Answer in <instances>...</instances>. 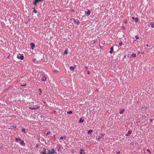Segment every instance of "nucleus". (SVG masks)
Wrapping results in <instances>:
<instances>
[{
    "label": "nucleus",
    "instance_id": "nucleus-1",
    "mask_svg": "<svg viewBox=\"0 0 154 154\" xmlns=\"http://www.w3.org/2000/svg\"><path fill=\"white\" fill-rule=\"evenodd\" d=\"M40 106L37 105H35L34 106H29V109L32 110H35L39 108Z\"/></svg>",
    "mask_w": 154,
    "mask_h": 154
},
{
    "label": "nucleus",
    "instance_id": "nucleus-2",
    "mask_svg": "<svg viewBox=\"0 0 154 154\" xmlns=\"http://www.w3.org/2000/svg\"><path fill=\"white\" fill-rule=\"evenodd\" d=\"M40 78L41 81H45L46 79V77L45 75H40Z\"/></svg>",
    "mask_w": 154,
    "mask_h": 154
},
{
    "label": "nucleus",
    "instance_id": "nucleus-3",
    "mask_svg": "<svg viewBox=\"0 0 154 154\" xmlns=\"http://www.w3.org/2000/svg\"><path fill=\"white\" fill-rule=\"evenodd\" d=\"M17 57L19 59L23 60L24 59V56L23 54H19L17 55Z\"/></svg>",
    "mask_w": 154,
    "mask_h": 154
},
{
    "label": "nucleus",
    "instance_id": "nucleus-4",
    "mask_svg": "<svg viewBox=\"0 0 154 154\" xmlns=\"http://www.w3.org/2000/svg\"><path fill=\"white\" fill-rule=\"evenodd\" d=\"M43 0H35V1L33 2V3L34 5L36 6L38 3L42 1Z\"/></svg>",
    "mask_w": 154,
    "mask_h": 154
},
{
    "label": "nucleus",
    "instance_id": "nucleus-5",
    "mask_svg": "<svg viewBox=\"0 0 154 154\" xmlns=\"http://www.w3.org/2000/svg\"><path fill=\"white\" fill-rule=\"evenodd\" d=\"M73 20L74 23L75 24H77L78 25H79L80 22L79 20H75V19H73Z\"/></svg>",
    "mask_w": 154,
    "mask_h": 154
},
{
    "label": "nucleus",
    "instance_id": "nucleus-6",
    "mask_svg": "<svg viewBox=\"0 0 154 154\" xmlns=\"http://www.w3.org/2000/svg\"><path fill=\"white\" fill-rule=\"evenodd\" d=\"M113 47H114L113 46H112L110 48V51H109V53L111 54H112V53L113 52V50H114V48Z\"/></svg>",
    "mask_w": 154,
    "mask_h": 154
},
{
    "label": "nucleus",
    "instance_id": "nucleus-7",
    "mask_svg": "<svg viewBox=\"0 0 154 154\" xmlns=\"http://www.w3.org/2000/svg\"><path fill=\"white\" fill-rule=\"evenodd\" d=\"M85 14H87L88 16L91 14V11L89 9H87V11H85Z\"/></svg>",
    "mask_w": 154,
    "mask_h": 154
},
{
    "label": "nucleus",
    "instance_id": "nucleus-8",
    "mask_svg": "<svg viewBox=\"0 0 154 154\" xmlns=\"http://www.w3.org/2000/svg\"><path fill=\"white\" fill-rule=\"evenodd\" d=\"M20 141H21V142H20V144L22 146H25V144L24 141L23 140H21Z\"/></svg>",
    "mask_w": 154,
    "mask_h": 154
},
{
    "label": "nucleus",
    "instance_id": "nucleus-9",
    "mask_svg": "<svg viewBox=\"0 0 154 154\" xmlns=\"http://www.w3.org/2000/svg\"><path fill=\"white\" fill-rule=\"evenodd\" d=\"M30 45L31 46V48L33 49H34V48L35 47V44L33 43H30Z\"/></svg>",
    "mask_w": 154,
    "mask_h": 154
},
{
    "label": "nucleus",
    "instance_id": "nucleus-10",
    "mask_svg": "<svg viewBox=\"0 0 154 154\" xmlns=\"http://www.w3.org/2000/svg\"><path fill=\"white\" fill-rule=\"evenodd\" d=\"M84 151V150L83 149H81L79 153L80 154H85V153L84 152H83Z\"/></svg>",
    "mask_w": 154,
    "mask_h": 154
},
{
    "label": "nucleus",
    "instance_id": "nucleus-11",
    "mask_svg": "<svg viewBox=\"0 0 154 154\" xmlns=\"http://www.w3.org/2000/svg\"><path fill=\"white\" fill-rule=\"evenodd\" d=\"M50 151L49 149H47V151H46L47 154H54V152H50Z\"/></svg>",
    "mask_w": 154,
    "mask_h": 154
},
{
    "label": "nucleus",
    "instance_id": "nucleus-12",
    "mask_svg": "<svg viewBox=\"0 0 154 154\" xmlns=\"http://www.w3.org/2000/svg\"><path fill=\"white\" fill-rule=\"evenodd\" d=\"M76 67V66H75V67H74L72 66H71L70 67V69L71 70L74 71V69Z\"/></svg>",
    "mask_w": 154,
    "mask_h": 154
},
{
    "label": "nucleus",
    "instance_id": "nucleus-13",
    "mask_svg": "<svg viewBox=\"0 0 154 154\" xmlns=\"http://www.w3.org/2000/svg\"><path fill=\"white\" fill-rule=\"evenodd\" d=\"M92 131H93V130L92 129H90L88 131V134L90 135H91V133H92Z\"/></svg>",
    "mask_w": 154,
    "mask_h": 154
},
{
    "label": "nucleus",
    "instance_id": "nucleus-14",
    "mask_svg": "<svg viewBox=\"0 0 154 154\" xmlns=\"http://www.w3.org/2000/svg\"><path fill=\"white\" fill-rule=\"evenodd\" d=\"M132 132L130 130H129L128 131V133L126 134V136H128L129 134H131Z\"/></svg>",
    "mask_w": 154,
    "mask_h": 154
},
{
    "label": "nucleus",
    "instance_id": "nucleus-15",
    "mask_svg": "<svg viewBox=\"0 0 154 154\" xmlns=\"http://www.w3.org/2000/svg\"><path fill=\"white\" fill-rule=\"evenodd\" d=\"M151 26L152 28H154V22H151L150 23Z\"/></svg>",
    "mask_w": 154,
    "mask_h": 154
},
{
    "label": "nucleus",
    "instance_id": "nucleus-16",
    "mask_svg": "<svg viewBox=\"0 0 154 154\" xmlns=\"http://www.w3.org/2000/svg\"><path fill=\"white\" fill-rule=\"evenodd\" d=\"M84 120L82 119V117L80 118L79 121V123H82L84 122Z\"/></svg>",
    "mask_w": 154,
    "mask_h": 154
},
{
    "label": "nucleus",
    "instance_id": "nucleus-17",
    "mask_svg": "<svg viewBox=\"0 0 154 154\" xmlns=\"http://www.w3.org/2000/svg\"><path fill=\"white\" fill-rule=\"evenodd\" d=\"M15 141L17 142L18 140L20 141L21 140L20 138L19 137V138H18L17 137H16L15 138Z\"/></svg>",
    "mask_w": 154,
    "mask_h": 154
},
{
    "label": "nucleus",
    "instance_id": "nucleus-18",
    "mask_svg": "<svg viewBox=\"0 0 154 154\" xmlns=\"http://www.w3.org/2000/svg\"><path fill=\"white\" fill-rule=\"evenodd\" d=\"M50 152H54V154H56L57 153L55 151L54 149H51V151H50Z\"/></svg>",
    "mask_w": 154,
    "mask_h": 154
},
{
    "label": "nucleus",
    "instance_id": "nucleus-19",
    "mask_svg": "<svg viewBox=\"0 0 154 154\" xmlns=\"http://www.w3.org/2000/svg\"><path fill=\"white\" fill-rule=\"evenodd\" d=\"M125 109H122V110H121L120 112H119V113L120 114H122L125 111Z\"/></svg>",
    "mask_w": 154,
    "mask_h": 154
},
{
    "label": "nucleus",
    "instance_id": "nucleus-20",
    "mask_svg": "<svg viewBox=\"0 0 154 154\" xmlns=\"http://www.w3.org/2000/svg\"><path fill=\"white\" fill-rule=\"evenodd\" d=\"M32 9H33L32 11V12H34L35 13H37V11L35 10V8H33Z\"/></svg>",
    "mask_w": 154,
    "mask_h": 154
},
{
    "label": "nucleus",
    "instance_id": "nucleus-21",
    "mask_svg": "<svg viewBox=\"0 0 154 154\" xmlns=\"http://www.w3.org/2000/svg\"><path fill=\"white\" fill-rule=\"evenodd\" d=\"M38 91L39 92V95H40L42 93V91L40 88H39L38 89Z\"/></svg>",
    "mask_w": 154,
    "mask_h": 154
},
{
    "label": "nucleus",
    "instance_id": "nucleus-22",
    "mask_svg": "<svg viewBox=\"0 0 154 154\" xmlns=\"http://www.w3.org/2000/svg\"><path fill=\"white\" fill-rule=\"evenodd\" d=\"M22 131L23 132H24L25 133H26V130H25V128H22Z\"/></svg>",
    "mask_w": 154,
    "mask_h": 154
},
{
    "label": "nucleus",
    "instance_id": "nucleus-23",
    "mask_svg": "<svg viewBox=\"0 0 154 154\" xmlns=\"http://www.w3.org/2000/svg\"><path fill=\"white\" fill-rule=\"evenodd\" d=\"M135 21L136 23H137L138 22V19L137 17H136L135 18Z\"/></svg>",
    "mask_w": 154,
    "mask_h": 154
},
{
    "label": "nucleus",
    "instance_id": "nucleus-24",
    "mask_svg": "<svg viewBox=\"0 0 154 154\" xmlns=\"http://www.w3.org/2000/svg\"><path fill=\"white\" fill-rule=\"evenodd\" d=\"M132 57H136V54H132Z\"/></svg>",
    "mask_w": 154,
    "mask_h": 154
},
{
    "label": "nucleus",
    "instance_id": "nucleus-25",
    "mask_svg": "<svg viewBox=\"0 0 154 154\" xmlns=\"http://www.w3.org/2000/svg\"><path fill=\"white\" fill-rule=\"evenodd\" d=\"M67 113L68 114H71L72 113V111H68L67 112Z\"/></svg>",
    "mask_w": 154,
    "mask_h": 154
},
{
    "label": "nucleus",
    "instance_id": "nucleus-26",
    "mask_svg": "<svg viewBox=\"0 0 154 154\" xmlns=\"http://www.w3.org/2000/svg\"><path fill=\"white\" fill-rule=\"evenodd\" d=\"M67 49H66L64 52V54H67Z\"/></svg>",
    "mask_w": 154,
    "mask_h": 154
},
{
    "label": "nucleus",
    "instance_id": "nucleus-27",
    "mask_svg": "<svg viewBox=\"0 0 154 154\" xmlns=\"http://www.w3.org/2000/svg\"><path fill=\"white\" fill-rule=\"evenodd\" d=\"M43 151H42L43 152H45V153H46V149L45 148H44L43 149Z\"/></svg>",
    "mask_w": 154,
    "mask_h": 154
},
{
    "label": "nucleus",
    "instance_id": "nucleus-28",
    "mask_svg": "<svg viewBox=\"0 0 154 154\" xmlns=\"http://www.w3.org/2000/svg\"><path fill=\"white\" fill-rule=\"evenodd\" d=\"M66 138V137L65 136L64 137H63L62 136V137H60V139H63V138Z\"/></svg>",
    "mask_w": 154,
    "mask_h": 154
},
{
    "label": "nucleus",
    "instance_id": "nucleus-29",
    "mask_svg": "<svg viewBox=\"0 0 154 154\" xmlns=\"http://www.w3.org/2000/svg\"><path fill=\"white\" fill-rule=\"evenodd\" d=\"M146 151L149 153L150 154H151V152L150 150L149 149H147L146 150Z\"/></svg>",
    "mask_w": 154,
    "mask_h": 154
},
{
    "label": "nucleus",
    "instance_id": "nucleus-30",
    "mask_svg": "<svg viewBox=\"0 0 154 154\" xmlns=\"http://www.w3.org/2000/svg\"><path fill=\"white\" fill-rule=\"evenodd\" d=\"M123 44V43L122 42H121L119 43V45L120 46L122 45Z\"/></svg>",
    "mask_w": 154,
    "mask_h": 154
},
{
    "label": "nucleus",
    "instance_id": "nucleus-31",
    "mask_svg": "<svg viewBox=\"0 0 154 154\" xmlns=\"http://www.w3.org/2000/svg\"><path fill=\"white\" fill-rule=\"evenodd\" d=\"M54 73H57L58 72V71L57 70H55L54 71Z\"/></svg>",
    "mask_w": 154,
    "mask_h": 154
},
{
    "label": "nucleus",
    "instance_id": "nucleus-32",
    "mask_svg": "<svg viewBox=\"0 0 154 154\" xmlns=\"http://www.w3.org/2000/svg\"><path fill=\"white\" fill-rule=\"evenodd\" d=\"M51 133V132L49 131H48L47 133H46V135H48L49 134Z\"/></svg>",
    "mask_w": 154,
    "mask_h": 154
},
{
    "label": "nucleus",
    "instance_id": "nucleus-33",
    "mask_svg": "<svg viewBox=\"0 0 154 154\" xmlns=\"http://www.w3.org/2000/svg\"><path fill=\"white\" fill-rule=\"evenodd\" d=\"M135 37L137 39L139 38V37H138L137 35L135 36Z\"/></svg>",
    "mask_w": 154,
    "mask_h": 154
},
{
    "label": "nucleus",
    "instance_id": "nucleus-34",
    "mask_svg": "<svg viewBox=\"0 0 154 154\" xmlns=\"http://www.w3.org/2000/svg\"><path fill=\"white\" fill-rule=\"evenodd\" d=\"M40 153H42V154H47V153L46 152V153H45V152H43L42 151H41L40 152Z\"/></svg>",
    "mask_w": 154,
    "mask_h": 154
},
{
    "label": "nucleus",
    "instance_id": "nucleus-35",
    "mask_svg": "<svg viewBox=\"0 0 154 154\" xmlns=\"http://www.w3.org/2000/svg\"><path fill=\"white\" fill-rule=\"evenodd\" d=\"M12 127H13L14 128H15L16 127V126L13 125L11 126Z\"/></svg>",
    "mask_w": 154,
    "mask_h": 154
},
{
    "label": "nucleus",
    "instance_id": "nucleus-36",
    "mask_svg": "<svg viewBox=\"0 0 154 154\" xmlns=\"http://www.w3.org/2000/svg\"><path fill=\"white\" fill-rule=\"evenodd\" d=\"M26 85V84H24L23 85H21V86H25Z\"/></svg>",
    "mask_w": 154,
    "mask_h": 154
},
{
    "label": "nucleus",
    "instance_id": "nucleus-37",
    "mask_svg": "<svg viewBox=\"0 0 154 154\" xmlns=\"http://www.w3.org/2000/svg\"><path fill=\"white\" fill-rule=\"evenodd\" d=\"M103 135H102L101 136V137H99L98 138V139H100V138H102V137H103Z\"/></svg>",
    "mask_w": 154,
    "mask_h": 154
},
{
    "label": "nucleus",
    "instance_id": "nucleus-38",
    "mask_svg": "<svg viewBox=\"0 0 154 154\" xmlns=\"http://www.w3.org/2000/svg\"><path fill=\"white\" fill-rule=\"evenodd\" d=\"M122 28L123 29H125V28L124 26H122Z\"/></svg>",
    "mask_w": 154,
    "mask_h": 154
},
{
    "label": "nucleus",
    "instance_id": "nucleus-39",
    "mask_svg": "<svg viewBox=\"0 0 154 154\" xmlns=\"http://www.w3.org/2000/svg\"><path fill=\"white\" fill-rule=\"evenodd\" d=\"M36 60V59H35V58H34L33 59V62H35Z\"/></svg>",
    "mask_w": 154,
    "mask_h": 154
},
{
    "label": "nucleus",
    "instance_id": "nucleus-40",
    "mask_svg": "<svg viewBox=\"0 0 154 154\" xmlns=\"http://www.w3.org/2000/svg\"><path fill=\"white\" fill-rule=\"evenodd\" d=\"M35 146L36 148H38V144L36 145Z\"/></svg>",
    "mask_w": 154,
    "mask_h": 154
},
{
    "label": "nucleus",
    "instance_id": "nucleus-41",
    "mask_svg": "<svg viewBox=\"0 0 154 154\" xmlns=\"http://www.w3.org/2000/svg\"><path fill=\"white\" fill-rule=\"evenodd\" d=\"M90 72L89 71H88L87 74H88V75H89V74H90Z\"/></svg>",
    "mask_w": 154,
    "mask_h": 154
},
{
    "label": "nucleus",
    "instance_id": "nucleus-42",
    "mask_svg": "<svg viewBox=\"0 0 154 154\" xmlns=\"http://www.w3.org/2000/svg\"><path fill=\"white\" fill-rule=\"evenodd\" d=\"M71 10L72 11V12H74L75 11V10L74 9H71Z\"/></svg>",
    "mask_w": 154,
    "mask_h": 154
},
{
    "label": "nucleus",
    "instance_id": "nucleus-43",
    "mask_svg": "<svg viewBox=\"0 0 154 154\" xmlns=\"http://www.w3.org/2000/svg\"><path fill=\"white\" fill-rule=\"evenodd\" d=\"M120 151H119L117 153V154H120Z\"/></svg>",
    "mask_w": 154,
    "mask_h": 154
},
{
    "label": "nucleus",
    "instance_id": "nucleus-44",
    "mask_svg": "<svg viewBox=\"0 0 154 154\" xmlns=\"http://www.w3.org/2000/svg\"><path fill=\"white\" fill-rule=\"evenodd\" d=\"M127 23V21H125L124 23L125 24H126Z\"/></svg>",
    "mask_w": 154,
    "mask_h": 154
},
{
    "label": "nucleus",
    "instance_id": "nucleus-45",
    "mask_svg": "<svg viewBox=\"0 0 154 154\" xmlns=\"http://www.w3.org/2000/svg\"><path fill=\"white\" fill-rule=\"evenodd\" d=\"M150 122H152V121H153L152 119H150Z\"/></svg>",
    "mask_w": 154,
    "mask_h": 154
},
{
    "label": "nucleus",
    "instance_id": "nucleus-46",
    "mask_svg": "<svg viewBox=\"0 0 154 154\" xmlns=\"http://www.w3.org/2000/svg\"><path fill=\"white\" fill-rule=\"evenodd\" d=\"M131 145H133L134 144V142H132L131 143Z\"/></svg>",
    "mask_w": 154,
    "mask_h": 154
},
{
    "label": "nucleus",
    "instance_id": "nucleus-47",
    "mask_svg": "<svg viewBox=\"0 0 154 154\" xmlns=\"http://www.w3.org/2000/svg\"><path fill=\"white\" fill-rule=\"evenodd\" d=\"M135 18H134V17H132V19H133V20H135Z\"/></svg>",
    "mask_w": 154,
    "mask_h": 154
},
{
    "label": "nucleus",
    "instance_id": "nucleus-48",
    "mask_svg": "<svg viewBox=\"0 0 154 154\" xmlns=\"http://www.w3.org/2000/svg\"><path fill=\"white\" fill-rule=\"evenodd\" d=\"M126 58V55H125L124 56V58Z\"/></svg>",
    "mask_w": 154,
    "mask_h": 154
},
{
    "label": "nucleus",
    "instance_id": "nucleus-49",
    "mask_svg": "<svg viewBox=\"0 0 154 154\" xmlns=\"http://www.w3.org/2000/svg\"><path fill=\"white\" fill-rule=\"evenodd\" d=\"M60 149V148L59 147V148L58 149V151H59V150Z\"/></svg>",
    "mask_w": 154,
    "mask_h": 154
},
{
    "label": "nucleus",
    "instance_id": "nucleus-50",
    "mask_svg": "<svg viewBox=\"0 0 154 154\" xmlns=\"http://www.w3.org/2000/svg\"><path fill=\"white\" fill-rule=\"evenodd\" d=\"M146 46L147 47H149V45H146Z\"/></svg>",
    "mask_w": 154,
    "mask_h": 154
},
{
    "label": "nucleus",
    "instance_id": "nucleus-51",
    "mask_svg": "<svg viewBox=\"0 0 154 154\" xmlns=\"http://www.w3.org/2000/svg\"><path fill=\"white\" fill-rule=\"evenodd\" d=\"M39 13L38 14H37L38 16H39Z\"/></svg>",
    "mask_w": 154,
    "mask_h": 154
},
{
    "label": "nucleus",
    "instance_id": "nucleus-52",
    "mask_svg": "<svg viewBox=\"0 0 154 154\" xmlns=\"http://www.w3.org/2000/svg\"><path fill=\"white\" fill-rule=\"evenodd\" d=\"M43 102L44 103H46V102L45 101H44Z\"/></svg>",
    "mask_w": 154,
    "mask_h": 154
},
{
    "label": "nucleus",
    "instance_id": "nucleus-53",
    "mask_svg": "<svg viewBox=\"0 0 154 154\" xmlns=\"http://www.w3.org/2000/svg\"><path fill=\"white\" fill-rule=\"evenodd\" d=\"M72 20V19H70V20Z\"/></svg>",
    "mask_w": 154,
    "mask_h": 154
}]
</instances>
